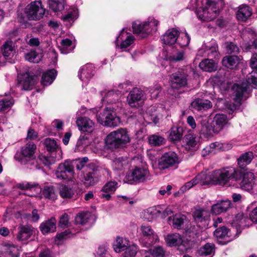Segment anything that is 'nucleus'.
Masks as SVG:
<instances>
[{"instance_id":"nucleus-1","label":"nucleus","mask_w":257,"mask_h":257,"mask_svg":"<svg viewBox=\"0 0 257 257\" xmlns=\"http://www.w3.org/2000/svg\"><path fill=\"white\" fill-rule=\"evenodd\" d=\"M251 87L257 88V72L255 71H252L248 74L246 82L233 85L235 101L240 102L241 100L246 99L251 91Z\"/></svg>"},{"instance_id":"nucleus-2","label":"nucleus","mask_w":257,"mask_h":257,"mask_svg":"<svg viewBox=\"0 0 257 257\" xmlns=\"http://www.w3.org/2000/svg\"><path fill=\"white\" fill-rule=\"evenodd\" d=\"M213 184L222 186L228 185L231 179L235 181L239 180L242 174L241 172L234 167H228L212 172Z\"/></svg>"},{"instance_id":"nucleus-3","label":"nucleus","mask_w":257,"mask_h":257,"mask_svg":"<svg viewBox=\"0 0 257 257\" xmlns=\"http://www.w3.org/2000/svg\"><path fill=\"white\" fill-rule=\"evenodd\" d=\"M131 139L127 130L120 128L111 132L105 139V146L107 149L114 150L121 148L130 143Z\"/></svg>"},{"instance_id":"nucleus-4","label":"nucleus","mask_w":257,"mask_h":257,"mask_svg":"<svg viewBox=\"0 0 257 257\" xmlns=\"http://www.w3.org/2000/svg\"><path fill=\"white\" fill-rule=\"evenodd\" d=\"M223 0H206V5L196 10V13L199 19L204 21H211L215 19L219 13L217 3Z\"/></svg>"},{"instance_id":"nucleus-5","label":"nucleus","mask_w":257,"mask_h":257,"mask_svg":"<svg viewBox=\"0 0 257 257\" xmlns=\"http://www.w3.org/2000/svg\"><path fill=\"white\" fill-rule=\"evenodd\" d=\"M36 146L33 143H28L17 151L15 159L22 165L33 164L35 159Z\"/></svg>"},{"instance_id":"nucleus-6","label":"nucleus","mask_w":257,"mask_h":257,"mask_svg":"<svg viewBox=\"0 0 257 257\" xmlns=\"http://www.w3.org/2000/svg\"><path fill=\"white\" fill-rule=\"evenodd\" d=\"M158 24V21L154 18H149L148 21L143 23L136 21L132 25L133 32L140 35L142 38H145L152 31H157Z\"/></svg>"},{"instance_id":"nucleus-7","label":"nucleus","mask_w":257,"mask_h":257,"mask_svg":"<svg viewBox=\"0 0 257 257\" xmlns=\"http://www.w3.org/2000/svg\"><path fill=\"white\" fill-rule=\"evenodd\" d=\"M101 95L102 101L108 105L106 108L111 110L114 109L115 111H120L121 109L123 104L120 100V93L114 90H111L103 91Z\"/></svg>"},{"instance_id":"nucleus-8","label":"nucleus","mask_w":257,"mask_h":257,"mask_svg":"<svg viewBox=\"0 0 257 257\" xmlns=\"http://www.w3.org/2000/svg\"><path fill=\"white\" fill-rule=\"evenodd\" d=\"M114 109H110L105 108L102 113H100L97 117L99 123L104 126L111 127L118 126L120 123V118L116 115Z\"/></svg>"},{"instance_id":"nucleus-9","label":"nucleus","mask_w":257,"mask_h":257,"mask_svg":"<svg viewBox=\"0 0 257 257\" xmlns=\"http://www.w3.org/2000/svg\"><path fill=\"white\" fill-rule=\"evenodd\" d=\"M140 229L142 236L139 242L143 247L149 248L159 241L158 236L150 226L142 225Z\"/></svg>"},{"instance_id":"nucleus-10","label":"nucleus","mask_w":257,"mask_h":257,"mask_svg":"<svg viewBox=\"0 0 257 257\" xmlns=\"http://www.w3.org/2000/svg\"><path fill=\"white\" fill-rule=\"evenodd\" d=\"M45 12L41 1L31 2L25 8V13L29 20H39L43 18Z\"/></svg>"},{"instance_id":"nucleus-11","label":"nucleus","mask_w":257,"mask_h":257,"mask_svg":"<svg viewBox=\"0 0 257 257\" xmlns=\"http://www.w3.org/2000/svg\"><path fill=\"white\" fill-rule=\"evenodd\" d=\"M240 186L242 190L253 195L257 194V178L255 177L253 173L247 172L244 173Z\"/></svg>"},{"instance_id":"nucleus-12","label":"nucleus","mask_w":257,"mask_h":257,"mask_svg":"<svg viewBox=\"0 0 257 257\" xmlns=\"http://www.w3.org/2000/svg\"><path fill=\"white\" fill-rule=\"evenodd\" d=\"M149 171L145 168L136 167L126 174L125 181L129 184L144 182L149 176Z\"/></svg>"},{"instance_id":"nucleus-13","label":"nucleus","mask_w":257,"mask_h":257,"mask_svg":"<svg viewBox=\"0 0 257 257\" xmlns=\"http://www.w3.org/2000/svg\"><path fill=\"white\" fill-rule=\"evenodd\" d=\"M188 75L184 70L173 73L171 76V86L173 89H179L187 85Z\"/></svg>"},{"instance_id":"nucleus-14","label":"nucleus","mask_w":257,"mask_h":257,"mask_svg":"<svg viewBox=\"0 0 257 257\" xmlns=\"http://www.w3.org/2000/svg\"><path fill=\"white\" fill-rule=\"evenodd\" d=\"M178 157L174 152L165 154L159 160L158 166L160 170H164L178 164Z\"/></svg>"},{"instance_id":"nucleus-15","label":"nucleus","mask_w":257,"mask_h":257,"mask_svg":"<svg viewBox=\"0 0 257 257\" xmlns=\"http://www.w3.org/2000/svg\"><path fill=\"white\" fill-rule=\"evenodd\" d=\"M210 213L203 209H197L193 213V218L198 225L201 228H205L208 225Z\"/></svg>"},{"instance_id":"nucleus-16","label":"nucleus","mask_w":257,"mask_h":257,"mask_svg":"<svg viewBox=\"0 0 257 257\" xmlns=\"http://www.w3.org/2000/svg\"><path fill=\"white\" fill-rule=\"evenodd\" d=\"M73 162L70 161H66L58 166L55 171V175L58 179L66 180L68 178L67 173L73 172Z\"/></svg>"},{"instance_id":"nucleus-17","label":"nucleus","mask_w":257,"mask_h":257,"mask_svg":"<svg viewBox=\"0 0 257 257\" xmlns=\"http://www.w3.org/2000/svg\"><path fill=\"white\" fill-rule=\"evenodd\" d=\"M144 92L139 88H134L127 97V102L132 107H138L140 102L143 99Z\"/></svg>"},{"instance_id":"nucleus-18","label":"nucleus","mask_w":257,"mask_h":257,"mask_svg":"<svg viewBox=\"0 0 257 257\" xmlns=\"http://www.w3.org/2000/svg\"><path fill=\"white\" fill-rule=\"evenodd\" d=\"M35 83L34 77L28 73H25L19 77L17 86L21 90H29L32 88Z\"/></svg>"},{"instance_id":"nucleus-19","label":"nucleus","mask_w":257,"mask_h":257,"mask_svg":"<svg viewBox=\"0 0 257 257\" xmlns=\"http://www.w3.org/2000/svg\"><path fill=\"white\" fill-rule=\"evenodd\" d=\"M229 233V230L224 226L217 228L214 232L218 241L222 244H227L232 240Z\"/></svg>"},{"instance_id":"nucleus-20","label":"nucleus","mask_w":257,"mask_h":257,"mask_svg":"<svg viewBox=\"0 0 257 257\" xmlns=\"http://www.w3.org/2000/svg\"><path fill=\"white\" fill-rule=\"evenodd\" d=\"M17 239L19 241H26L32 235L34 228L29 225L21 224L18 228Z\"/></svg>"},{"instance_id":"nucleus-21","label":"nucleus","mask_w":257,"mask_h":257,"mask_svg":"<svg viewBox=\"0 0 257 257\" xmlns=\"http://www.w3.org/2000/svg\"><path fill=\"white\" fill-rule=\"evenodd\" d=\"M185 58V52L182 49L172 48L171 52H169L165 56L164 59L171 62H176L184 60Z\"/></svg>"},{"instance_id":"nucleus-22","label":"nucleus","mask_w":257,"mask_h":257,"mask_svg":"<svg viewBox=\"0 0 257 257\" xmlns=\"http://www.w3.org/2000/svg\"><path fill=\"white\" fill-rule=\"evenodd\" d=\"M76 124L80 131L88 133L91 132L94 126V123L90 119L86 117H78Z\"/></svg>"},{"instance_id":"nucleus-23","label":"nucleus","mask_w":257,"mask_h":257,"mask_svg":"<svg viewBox=\"0 0 257 257\" xmlns=\"http://www.w3.org/2000/svg\"><path fill=\"white\" fill-rule=\"evenodd\" d=\"M179 35V32L176 29H169L162 36L161 40L165 44L171 45L176 42Z\"/></svg>"},{"instance_id":"nucleus-24","label":"nucleus","mask_w":257,"mask_h":257,"mask_svg":"<svg viewBox=\"0 0 257 257\" xmlns=\"http://www.w3.org/2000/svg\"><path fill=\"white\" fill-rule=\"evenodd\" d=\"M94 75V67L91 64L83 66L79 70L78 76L84 82H88Z\"/></svg>"},{"instance_id":"nucleus-25","label":"nucleus","mask_w":257,"mask_h":257,"mask_svg":"<svg viewBox=\"0 0 257 257\" xmlns=\"http://www.w3.org/2000/svg\"><path fill=\"white\" fill-rule=\"evenodd\" d=\"M117 187V183L115 181H109L106 183L102 188L100 196L108 200L110 198V195L113 193Z\"/></svg>"},{"instance_id":"nucleus-26","label":"nucleus","mask_w":257,"mask_h":257,"mask_svg":"<svg viewBox=\"0 0 257 257\" xmlns=\"http://www.w3.org/2000/svg\"><path fill=\"white\" fill-rule=\"evenodd\" d=\"M56 222L55 217H52L43 222L40 226V229L42 233L46 234L55 232L56 229Z\"/></svg>"},{"instance_id":"nucleus-27","label":"nucleus","mask_w":257,"mask_h":257,"mask_svg":"<svg viewBox=\"0 0 257 257\" xmlns=\"http://www.w3.org/2000/svg\"><path fill=\"white\" fill-rule=\"evenodd\" d=\"M231 204V201L228 200L219 201L212 206L211 211L213 213L219 214L228 210Z\"/></svg>"},{"instance_id":"nucleus-28","label":"nucleus","mask_w":257,"mask_h":257,"mask_svg":"<svg viewBox=\"0 0 257 257\" xmlns=\"http://www.w3.org/2000/svg\"><path fill=\"white\" fill-rule=\"evenodd\" d=\"M191 106L196 110L201 111L210 108L212 107V103L207 99H196L192 102Z\"/></svg>"},{"instance_id":"nucleus-29","label":"nucleus","mask_w":257,"mask_h":257,"mask_svg":"<svg viewBox=\"0 0 257 257\" xmlns=\"http://www.w3.org/2000/svg\"><path fill=\"white\" fill-rule=\"evenodd\" d=\"M228 119L226 115L223 114H216L214 117L213 124L215 127V132H219L227 123Z\"/></svg>"},{"instance_id":"nucleus-30","label":"nucleus","mask_w":257,"mask_h":257,"mask_svg":"<svg viewBox=\"0 0 257 257\" xmlns=\"http://www.w3.org/2000/svg\"><path fill=\"white\" fill-rule=\"evenodd\" d=\"M124 29H123L120 33L119 36L116 38L115 43L116 46L118 45V42L120 40H122L124 37L126 36V38L124 41H123L120 45V48L124 49L126 48L128 46H130L134 41L135 38L132 35H127V34H124Z\"/></svg>"},{"instance_id":"nucleus-31","label":"nucleus","mask_w":257,"mask_h":257,"mask_svg":"<svg viewBox=\"0 0 257 257\" xmlns=\"http://www.w3.org/2000/svg\"><path fill=\"white\" fill-rule=\"evenodd\" d=\"M2 51L3 57L6 60H10L12 59L16 52L13 42H6L2 47Z\"/></svg>"},{"instance_id":"nucleus-32","label":"nucleus","mask_w":257,"mask_h":257,"mask_svg":"<svg viewBox=\"0 0 257 257\" xmlns=\"http://www.w3.org/2000/svg\"><path fill=\"white\" fill-rule=\"evenodd\" d=\"M250 8L246 5H242L239 7L236 14L237 19L242 22L245 21L251 15Z\"/></svg>"},{"instance_id":"nucleus-33","label":"nucleus","mask_w":257,"mask_h":257,"mask_svg":"<svg viewBox=\"0 0 257 257\" xmlns=\"http://www.w3.org/2000/svg\"><path fill=\"white\" fill-rule=\"evenodd\" d=\"M57 72L55 69H50L45 72L42 76L41 83L44 86L51 84L55 80Z\"/></svg>"},{"instance_id":"nucleus-34","label":"nucleus","mask_w":257,"mask_h":257,"mask_svg":"<svg viewBox=\"0 0 257 257\" xmlns=\"http://www.w3.org/2000/svg\"><path fill=\"white\" fill-rule=\"evenodd\" d=\"M185 216L181 214H176L172 217L168 218V222L170 224H172L173 227L177 229H181L184 223Z\"/></svg>"},{"instance_id":"nucleus-35","label":"nucleus","mask_w":257,"mask_h":257,"mask_svg":"<svg viewBox=\"0 0 257 257\" xmlns=\"http://www.w3.org/2000/svg\"><path fill=\"white\" fill-rule=\"evenodd\" d=\"M199 67L207 72L214 71L217 69V64L213 59H206L199 63Z\"/></svg>"},{"instance_id":"nucleus-36","label":"nucleus","mask_w":257,"mask_h":257,"mask_svg":"<svg viewBox=\"0 0 257 257\" xmlns=\"http://www.w3.org/2000/svg\"><path fill=\"white\" fill-rule=\"evenodd\" d=\"M217 45L213 42L205 46L207 56L210 59H218L219 58V54L217 50Z\"/></svg>"},{"instance_id":"nucleus-37","label":"nucleus","mask_w":257,"mask_h":257,"mask_svg":"<svg viewBox=\"0 0 257 257\" xmlns=\"http://www.w3.org/2000/svg\"><path fill=\"white\" fill-rule=\"evenodd\" d=\"M240 60V59L238 56L233 55L224 57L222 60V63L227 68H233L237 66Z\"/></svg>"},{"instance_id":"nucleus-38","label":"nucleus","mask_w":257,"mask_h":257,"mask_svg":"<svg viewBox=\"0 0 257 257\" xmlns=\"http://www.w3.org/2000/svg\"><path fill=\"white\" fill-rule=\"evenodd\" d=\"M98 175L97 171H92L87 173L84 176V183L86 186L94 185L97 181Z\"/></svg>"},{"instance_id":"nucleus-39","label":"nucleus","mask_w":257,"mask_h":257,"mask_svg":"<svg viewBox=\"0 0 257 257\" xmlns=\"http://www.w3.org/2000/svg\"><path fill=\"white\" fill-rule=\"evenodd\" d=\"M166 241L169 246L181 245L183 242L181 236L178 233H173L167 235Z\"/></svg>"},{"instance_id":"nucleus-40","label":"nucleus","mask_w":257,"mask_h":257,"mask_svg":"<svg viewBox=\"0 0 257 257\" xmlns=\"http://www.w3.org/2000/svg\"><path fill=\"white\" fill-rule=\"evenodd\" d=\"M253 158V155L251 152H247L242 154L237 160L239 167L244 168L251 162Z\"/></svg>"},{"instance_id":"nucleus-41","label":"nucleus","mask_w":257,"mask_h":257,"mask_svg":"<svg viewBox=\"0 0 257 257\" xmlns=\"http://www.w3.org/2000/svg\"><path fill=\"white\" fill-rule=\"evenodd\" d=\"M184 142L186 143V148L189 150H196L198 140L196 136L192 134H188L185 136Z\"/></svg>"},{"instance_id":"nucleus-42","label":"nucleus","mask_w":257,"mask_h":257,"mask_svg":"<svg viewBox=\"0 0 257 257\" xmlns=\"http://www.w3.org/2000/svg\"><path fill=\"white\" fill-rule=\"evenodd\" d=\"M198 184L201 185L214 184L212 172L210 175H207L205 173L201 172L196 176Z\"/></svg>"},{"instance_id":"nucleus-43","label":"nucleus","mask_w":257,"mask_h":257,"mask_svg":"<svg viewBox=\"0 0 257 257\" xmlns=\"http://www.w3.org/2000/svg\"><path fill=\"white\" fill-rule=\"evenodd\" d=\"M14 104L12 97L4 98L0 100V112L9 110Z\"/></svg>"},{"instance_id":"nucleus-44","label":"nucleus","mask_w":257,"mask_h":257,"mask_svg":"<svg viewBox=\"0 0 257 257\" xmlns=\"http://www.w3.org/2000/svg\"><path fill=\"white\" fill-rule=\"evenodd\" d=\"M182 136L181 127H173L170 133L169 139L172 142H176L180 140Z\"/></svg>"},{"instance_id":"nucleus-45","label":"nucleus","mask_w":257,"mask_h":257,"mask_svg":"<svg viewBox=\"0 0 257 257\" xmlns=\"http://www.w3.org/2000/svg\"><path fill=\"white\" fill-rule=\"evenodd\" d=\"M59 194L64 199H69L74 195V191L71 188L62 185L59 188Z\"/></svg>"},{"instance_id":"nucleus-46","label":"nucleus","mask_w":257,"mask_h":257,"mask_svg":"<svg viewBox=\"0 0 257 257\" xmlns=\"http://www.w3.org/2000/svg\"><path fill=\"white\" fill-rule=\"evenodd\" d=\"M127 244L126 240H123L122 238L117 237L113 243V246L115 251L119 252L126 248Z\"/></svg>"},{"instance_id":"nucleus-47","label":"nucleus","mask_w":257,"mask_h":257,"mask_svg":"<svg viewBox=\"0 0 257 257\" xmlns=\"http://www.w3.org/2000/svg\"><path fill=\"white\" fill-rule=\"evenodd\" d=\"M149 143L153 146H159L165 143V139L158 135H153L149 137Z\"/></svg>"},{"instance_id":"nucleus-48","label":"nucleus","mask_w":257,"mask_h":257,"mask_svg":"<svg viewBox=\"0 0 257 257\" xmlns=\"http://www.w3.org/2000/svg\"><path fill=\"white\" fill-rule=\"evenodd\" d=\"M248 220V218L244 217L243 213H239L234 217L232 224L239 227H243L246 225V222Z\"/></svg>"},{"instance_id":"nucleus-49","label":"nucleus","mask_w":257,"mask_h":257,"mask_svg":"<svg viewBox=\"0 0 257 257\" xmlns=\"http://www.w3.org/2000/svg\"><path fill=\"white\" fill-rule=\"evenodd\" d=\"M91 213L89 212H82L77 215L75 221L77 224H85L88 222Z\"/></svg>"},{"instance_id":"nucleus-50","label":"nucleus","mask_w":257,"mask_h":257,"mask_svg":"<svg viewBox=\"0 0 257 257\" xmlns=\"http://www.w3.org/2000/svg\"><path fill=\"white\" fill-rule=\"evenodd\" d=\"M214 245L212 243H207L199 249V253L202 255H210L214 252Z\"/></svg>"},{"instance_id":"nucleus-51","label":"nucleus","mask_w":257,"mask_h":257,"mask_svg":"<svg viewBox=\"0 0 257 257\" xmlns=\"http://www.w3.org/2000/svg\"><path fill=\"white\" fill-rule=\"evenodd\" d=\"M25 59L35 63H38L41 59V56L38 54L35 51H31L25 54Z\"/></svg>"},{"instance_id":"nucleus-52","label":"nucleus","mask_w":257,"mask_h":257,"mask_svg":"<svg viewBox=\"0 0 257 257\" xmlns=\"http://www.w3.org/2000/svg\"><path fill=\"white\" fill-rule=\"evenodd\" d=\"M48 4L50 9L55 12L61 11L64 9V5L58 1L48 0Z\"/></svg>"},{"instance_id":"nucleus-53","label":"nucleus","mask_w":257,"mask_h":257,"mask_svg":"<svg viewBox=\"0 0 257 257\" xmlns=\"http://www.w3.org/2000/svg\"><path fill=\"white\" fill-rule=\"evenodd\" d=\"M147 252L154 257L163 256L165 254V250L160 246L149 248Z\"/></svg>"},{"instance_id":"nucleus-54","label":"nucleus","mask_w":257,"mask_h":257,"mask_svg":"<svg viewBox=\"0 0 257 257\" xmlns=\"http://www.w3.org/2000/svg\"><path fill=\"white\" fill-rule=\"evenodd\" d=\"M224 47L226 49V51L228 54H237L239 52V49L238 47L231 42H227L224 43Z\"/></svg>"},{"instance_id":"nucleus-55","label":"nucleus","mask_w":257,"mask_h":257,"mask_svg":"<svg viewBox=\"0 0 257 257\" xmlns=\"http://www.w3.org/2000/svg\"><path fill=\"white\" fill-rule=\"evenodd\" d=\"M219 143L218 142H215L211 143L209 146H206L202 151V155L203 156H205L210 154L214 153V149H219Z\"/></svg>"},{"instance_id":"nucleus-56","label":"nucleus","mask_w":257,"mask_h":257,"mask_svg":"<svg viewBox=\"0 0 257 257\" xmlns=\"http://www.w3.org/2000/svg\"><path fill=\"white\" fill-rule=\"evenodd\" d=\"M44 197L50 199H55L56 195L53 186H46L44 188L42 193Z\"/></svg>"},{"instance_id":"nucleus-57","label":"nucleus","mask_w":257,"mask_h":257,"mask_svg":"<svg viewBox=\"0 0 257 257\" xmlns=\"http://www.w3.org/2000/svg\"><path fill=\"white\" fill-rule=\"evenodd\" d=\"M126 163V160L123 158H115L113 162L112 166L115 170H121L123 168L124 165Z\"/></svg>"},{"instance_id":"nucleus-58","label":"nucleus","mask_w":257,"mask_h":257,"mask_svg":"<svg viewBox=\"0 0 257 257\" xmlns=\"http://www.w3.org/2000/svg\"><path fill=\"white\" fill-rule=\"evenodd\" d=\"M190 41V38L188 34L186 33L182 34L181 36L179 37L178 43L181 47H185L189 45Z\"/></svg>"},{"instance_id":"nucleus-59","label":"nucleus","mask_w":257,"mask_h":257,"mask_svg":"<svg viewBox=\"0 0 257 257\" xmlns=\"http://www.w3.org/2000/svg\"><path fill=\"white\" fill-rule=\"evenodd\" d=\"M157 108L155 106H151L148 108L147 113L150 114L151 117V119L156 123L159 121V116L157 115Z\"/></svg>"},{"instance_id":"nucleus-60","label":"nucleus","mask_w":257,"mask_h":257,"mask_svg":"<svg viewBox=\"0 0 257 257\" xmlns=\"http://www.w3.org/2000/svg\"><path fill=\"white\" fill-rule=\"evenodd\" d=\"M44 144L48 151H53L57 147L56 141L49 138L45 139Z\"/></svg>"},{"instance_id":"nucleus-61","label":"nucleus","mask_w":257,"mask_h":257,"mask_svg":"<svg viewBox=\"0 0 257 257\" xmlns=\"http://www.w3.org/2000/svg\"><path fill=\"white\" fill-rule=\"evenodd\" d=\"M77 18V13L75 11L69 13H68L66 15H65L62 17V19L64 22H70L71 21L73 22Z\"/></svg>"},{"instance_id":"nucleus-62","label":"nucleus","mask_w":257,"mask_h":257,"mask_svg":"<svg viewBox=\"0 0 257 257\" xmlns=\"http://www.w3.org/2000/svg\"><path fill=\"white\" fill-rule=\"evenodd\" d=\"M198 182L196 179V177L192 179L190 181H189L185 183L181 188V190L182 191H185L187 190H189L192 187H193L194 185L198 184Z\"/></svg>"},{"instance_id":"nucleus-63","label":"nucleus","mask_w":257,"mask_h":257,"mask_svg":"<svg viewBox=\"0 0 257 257\" xmlns=\"http://www.w3.org/2000/svg\"><path fill=\"white\" fill-rule=\"evenodd\" d=\"M126 249L124 252L130 257H135L136 256L138 250V246L137 245H132Z\"/></svg>"},{"instance_id":"nucleus-64","label":"nucleus","mask_w":257,"mask_h":257,"mask_svg":"<svg viewBox=\"0 0 257 257\" xmlns=\"http://www.w3.org/2000/svg\"><path fill=\"white\" fill-rule=\"evenodd\" d=\"M69 217L66 213L63 214L60 218L59 226L61 227H65L69 222Z\"/></svg>"}]
</instances>
